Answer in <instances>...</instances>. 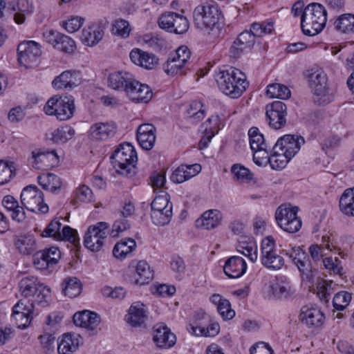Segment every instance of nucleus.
Segmentation results:
<instances>
[{"label":"nucleus","instance_id":"nucleus-24","mask_svg":"<svg viewBox=\"0 0 354 354\" xmlns=\"http://www.w3.org/2000/svg\"><path fill=\"white\" fill-rule=\"evenodd\" d=\"M116 130L117 127L113 122H97L91 127L89 134L93 140H105L113 137Z\"/></svg>","mask_w":354,"mask_h":354},{"label":"nucleus","instance_id":"nucleus-16","mask_svg":"<svg viewBox=\"0 0 354 354\" xmlns=\"http://www.w3.org/2000/svg\"><path fill=\"white\" fill-rule=\"evenodd\" d=\"M281 254L288 256L297 266L304 278L310 280L313 277V266L306 252L300 247H292L288 250H283Z\"/></svg>","mask_w":354,"mask_h":354},{"label":"nucleus","instance_id":"nucleus-6","mask_svg":"<svg viewBox=\"0 0 354 354\" xmlns=\"http://www.w3.org/2000/svg\"><path fill=\"white\" fill-rule=\"evenodd\" d=\"M75 109V100L72 96L55 95L50 98L44 107L48 115H55L60 121L71 119Z\"/></svg>","mask_w":354,"mask_h":354},{"label":"nucleus","instance_id":"nucleus-41","mask_svg":"<svg viewBox=\"0 0 354 354\" xmlns=\"http://www.w3.org/2000/svg\"><path fill=\"white\" fill-rule=\"evenodd\" d=\"M290 160L288 158L286 152H281L279 150V147H277L276 145L272 147L268 163L273 169H282Z\"/></svg>","mask_w":354,"mask_h":354},{"label":"nucleus","instance_id":"nucleus-30","mask_svg":"<svg viewBox=\"0 0 354 354\" xmlns=\"http://www.w3.org/2000/svg\"><path fill=\"white\" fill-rule=\"evenodd\" d=\"M133 75L127 71H116L109 75V86L114 90L126 91Z\"/></svg>","mask_w":354,"mask_h":354},{"label":"nucleus","instance_id":"nucleus-57","mask_svg":"<svg viewBox=\"0 0 354 354\" xmlns=\"http://www.w3.org/2000/svg\"><path fill=\"white\" fill-rule=\"evenodd\" d=\"M232 173L237 180H250L252 178V174L250 171L239 164H235L232 167Z\"/></svg>","mask_w":354,"mask_h":354},{"label":"nucleus","instance_id":"nucleus-37","mask_svg":"<svg viewBox=\"0 0 354 354\" xmlns=\"http://www.w3.org/2000/svg\"><path fill=\"white\" fill-rule=\"evenodd\" d=\"M133 277L137 284L143 285L153 279V272L145 261H140L136 266Z\"/></svg>","mask_w":354,"mask_h":354},{"label":"nucleus","instance_id":"nucleus-50","mask_svg":"<svg viewBox=\"0 0 354 354\" xmlns=\"http://www.w3.org/2000/svg\"><path fill=\"white\" fill-rule=\"evenodd\" d=\"M249 142L251 150L263 149L268 143L266 142L263 135L256 127H251L248 131Z\"/></svg>","mask_w":354,"mask_h":354},{"label":"nucleus","instance_id":"nucleus-26","mask_svg":"<svg viewBox=\"0 0 354 354\" xmlns=\"http://www.w3.org/2000/svg\"><path fill=\"white\" fill-rule=\"evenodd\" d=\"M256 37L250 30L242 32L234 41L230 48V53L234 57H238L246 50H250L255 43Z\"/></svg>","mask_w":354,"mask_h":354},{"label":"nucleus","instance_id":"nucleus-17","mask_svg":"<svg viewBox=\"0 0 354 354\" xmlns=\"http://www.w3.org/2000/svg\"><path fill=\"white\" fill-rule=\"evenodd\" d=\"M266 118L274 129H280L286 124L287 106L281 101H274L266 106Z\"/></svg>","mask_w":354,"mask_h":354},{"label":"nucleus","instance_id":"nucleus-58","mask_svg":"<svg viewBox=\"0 0 354 354\" xmlns=\"http://www.w3.org/2000/svg\"><path fill=\"white\" fill-rule=\"evenodd\" d=\"M113 31L117 35L127 37L130 33L129 22L124 19H118L115 21Z\"/></svg>","mask_w":354,"mask_h":354},{"label":"nucleus","instance_id":"nucleus-4","mask_svg":"<svg viewBox=\"0 0 354 354\" xmlns=\"http://www.w3.org/2000/svg\"><path fill=\"white\" fill-rule=\"evenodd\" d=\"M326 21L325 8L318 3H310L301 15V30L305 35L315 36L324 29Z\"/></svg>","mask_w":354,"mask_h":354},{"label":"nucleus","instance_id":"nucleus-40","mask_svg":"<svg viewBox=\"0 0 354 354\" xmlns=\"http://www.w3.org/2000/svg\"><path fill=\"white\" fill-rule=\"evenodd\" d=\"M147 318V312L140 305L131 306L127 316V322L132 326H141Z\"/></svg>","mask_w":354,"mask_h":354},{"label":"nucleus","instance_id":"nucleus-39","mask_svg":"<svg viewBox=\"0 0 354 354\" xmlns=\"http://www.w3.org/2000/svg\"><path fill=\"white\" fill-rule=\"evenodd\" d=\"M339 208L344 214L354 216V187L343 192L339 199Z\"/></svg>","mask_w":354,"mask_h":354},{"label":"nucleus","instance_id":"nucleus-53","mask_svg":"<svg viewBox=\"0 0 354 354\" xmlns=\"http://www.w3.org/2000/svg\"><path fill=\"white\" fill-rule=\"evenodd\" d=\"M263 149L252 150L253 152V160L255 164L259 166L266 165L269 162L272 147L268 145Z\"/></svg>","mask_w":354,"mask_h":354},{"label":"nucleus","instance_id":"nucleus-14","mask_svg":"<svg viewBox=\"0 0 354 354\" xmlns=\"http://www.w3.org/2000/svg\"><path fill=\"white\" fill-rule=\"evenodd\" d=\"M161 29L176 34H183L187 31L189 22L187 17L174 12H165L158 19Z\"/></svg>","mask_w":354,"mask_h":354},{"label":"nucleus","instance_id":"nucleus-35","mask_svg":"<svg viewBox=\"0 0 354 354\" xmlns=\"http://www.w3.org/2000/svg\"><path fill=\"white\" fill-rule=\"evenodd\" d=\"M136 248V242L131 238H124L117 243L113 249V256L120 260L125 259Z\"/></svg>","mask_w":354,"mask_h":354},{"label":"nucleus","instance_id":"nucleus-56","mask_svg":"<svg viewBox=\"0 0 354 354\" xmlns=\"http://www.w3.org/2000/svg\"><path fill=\"white\" fill-rule=\"evenodd\" d=\"M273 30V24L272 23L258 24L254 23L250 28L251 32L255 37H262L264 35L270 34Z\"/></svg>","mask_w":354,"mask_h":354},{"label":"nucleus","instance_id":"nucleus-18","mask_svg":"<svg viewBox=\"0 0 354 354\" xmlns=\"http://www.w3.org/2000/svg\"><path fill=\"white\" fill-rule=\"evenodd\" d=\"M127 97L135 102H149L153 97V92L151 88L145 84H142L135 79L134 75L128 84L125 91Z\"/></svg>","mask_w":354,"mask_h":354},{"label":"nucleus","instance_id":"nucleus-5","mask_svg":"<svg viewBox=\"0 0 354 354\" xmlns=\"http://www.w3.org/2000/svg\"><path fill=\"white\" fill-rule=\"evenodd\" d=\"M19 288L22 296L32 297L33 302L46 306L50 297V290L41 283L37 277L28 276L24 277L19 283Z\"/></svg>","mask_w":354,"mask_h":354},{"label":"nucleus","instance_id":"nucleus-43","mask_svg":"<svg viewBox=\"0 0 354 354\" xmlns=\"http://www.w3.org/2000/svg\"><path fill=\"white\" fill-rule=\"evenodd\" d=\"M261 263L267 268L272 270H279L284 266V259L273 251L270 254L261 257Z\"/></svg>","mask_w":354,"mask_h":354},{"label":"nucleus","instance_id":"nucleus-9","mask_svg":"<svg viewBox=\"0 0 354 354\" xmlns=\"http://www.w3.org/2000/svg\"><path fill=\"white\" fill-rule=\"evenodd\" d=\"M173 205L167 195L156 196L151 203V218L156 225L164 226L171 220Z\"/></svg>","mask_w":354,"mask_h":354},{"label":"nucleus","instance_id":"nucleus-45","mask_svg":"<svg viewBox=\"0 0 354 354\" xmlns=\"http://www.w3.org/2000/svg\"><path fill=\"white\" fill-rule=\"evenodd\" d=\"M64 294L71 298L79 295L82 290V284L77 277H68L62 282Z\"/></svg>","mask_w":354,"mask_h":354},{"label":"nucleus","instance_id":"nucleus-62","mask_svg":"<svg viewBox=\"0 0 354 354\" xmlns=\"http://www.w3.org/2000/svg\"><path fill=\"white\" fill-rule=\"evenodd\" d=\"M84 19L80 17H73L63 22V26L68 32L77 31L83 25Z\"/></svg>","mask_w":354,"mask_h":354},{"label":"nucleus","instance_id":"nucleus-19","mask_svg":"<svg viewBox=\"0 0 354 354\" xmlns=\"http://www.w3.org/2000/svg\"><path fill=\"white\" fill-rule=\"evenodd\" d=\"M305 143L304 138L298 135H285L276 142L277 147L281 152H286L289 159H292Z\"/></svg>","mask_w":354,"mask_h":354},{"label":"nucleus","instance_id":"nucleus-64","mask_svg":"<svg viewBox=\"0 0 354 354\" xmlns=\"http://www.w3.org/2000/svg\"><path fill=\"white\" fill-rule=\"evenodd\" d=\"M33 263L38 270H45L50 266L43 250L37 252L33 256Z\"/></svg>","mask_w":354,"mask_h":354},{"label":"nucleus","instance_id":"nucleus-44","mask_svg":"<svg viewBox=\"0 0 354 354\" xmlns=\"http://www.w3.org/2000/svg\"><path fill=\"white\" fill-rule=\"evenodd\" d=\"M335 28L344 33L354 32V15L343 14L334 22Z\"/></svg>","mask_w":354,"mask_h":354},{"label":"nucleus","instance_id":"nucleus-3","mask_svg":"<svg viewBox=\"0 0 354 354\" xmlns=\"http://www.w3.org/2000/svg\"><path fill=\"white\" fill-rule=\"evenodd\" d=\"M110 159L113 167L119 174L126 177H132L136 174L138 156L131 144L120 145L111 156Z\"/></svg>","mask_w":354,"mask_h":354},{"label":"nucleus","instance_id":"nucleus-11","mask_svg":"<svg viewBox=\"0 0 354 354\" xmlns=\"http://www.w3.org/2000/svg\"><path fill=\"white\" fill-rule=\"evenodd\" d=\"M21 203L28 210L45 214L48 206L44 203V194L35 185H30L23 189L20 196Z\"/></svg>","mask_w":354,"mask_h":354},{"label":"nucleus","instance_id":"nucleus-48","mask_svg":"<svg viewBox=\"0 0 354 354\" xmlns=\"http://www.w3.org/2000/svg\"><path fill=\"white\" fill-rule=\"evenodd\" d=\"M75 135L74 129L69 125L61 126L52 133V140L57 143H65Z\"/></svg>","mask_w":354,"mask_h":354},{"label":"nucleus","instance_id":"nucleus-23","mask_svg":"<svg viewBox=\"0 0 354 354\" xmlns=\"http://www.w3.org/2000/svg\"><path fill=\"white\" fill-rule=\"evenodd\" d=\"M131 62L137 66L151 70L158 64V59L152 53L140 48H133L129 54Z\"/></svg>","mask_w":354,"mask_h":354},{"label":"nucleus","instance_id":"nucleus-25","mask_svg":"<svg viewBox=\"0 0 354 354\" xmlns=\"http://www.w3.org/2000/svg\"><path fill=\"white\" fill-rule=\"evenodd\" d=\"M156 127L151 124H142L137 129V140L145 150L153 148L156 141Z\"/></svg>","mask_w":354,"mask_h":354},{"label":"nucleus","instance_id":"nucleus-49","mask_svg":"<svg viewBox=\"0 0 354 354\" xmlns=\"http://www.w3.org/2000/svg\"><path fill=\"white\" fill-rule=\"evenodd\" d=\"M236 250L239 253L247 257L252 263L257 260V248L254 242L241 241L236 246Z\"/></svg>","mask_w":354,"mask_h":354},{"label":"nucleus","instance_id":"nucleus-32","mask_svg":"<svg viewBox=\"0 0 354 354\" xmlns=\"http://www.w3.org/2000/svg\"><path fill=\"white\" fill-rule=\"evenodd\" d=\"M37 182L44 189L57 194L62 187L61 178L55 174L48 173L38 176Z\"/></svg>","mask_w":354,"mask_h":354},{"label":"nucleus","instance_id":"nucleus-34","mask_svg":"<svg viewBox=\"0 0 354 354\" xmlns=\"http://www.w3.org/2000/svg\"><path fill=\"white\" fill-rule=\"evenodd\" d=\"M103 30L96 24H93L82 30V41L88 46L96 45L103 37Z\"/></svg>","mask_w":354,"mask_h":354},{"label":"nucleus","instance_id":"nucleus-12","mask_svg":"<svg viewBox=\"0 0 354 354\" xmlns=\"http://www.w3.org/2000/svg\"><path fill=\"white\" fill-rule=\"evenodd\" d=\"M109 223L106 222H98L96 225L90 226L84 235V246L92 252H99L109 233Z\"/></svg>","mask_w":354,"mask_h":354},{"label":"nucleus","instance_id":"nucleus-1","mask_svg":"<svg viewBox=\"0 0 354 354\" xmlns=\"http://www.w3.org/2000/svg\"><path fill=\"white\" fill-rule=\"evenodd\" d=\"M215 80L219 89L232 99L239 97L249 86L245 75L233 67L220 68Z\"/></svg>","mask_w":354,"mask_h":354},{"label":"nucleus","instance_id":"nucleus-20","mask_svg":"<svg viewBox=\"0 0 354 354\" xmlns=\"http://www.w3.org/2000/svg\"><path fill=\"white\" fill-rule=\"evenodd\" d=\"M325 317L317 308H302L299 315L301 324L313 331L319 328L324 324Z\"/></svg>","mask_w":354,"mask_h":354},{"label":"nucleus","instance_id":"nucleus-31","mask_svg":"<svg viewBox=\"0 0 354 354\" xmlns=\"http://www.w3.org/2000/svg\"><path fill=\"white\" fill-rule=\"evenodd\" d=\"M8 9L15 12V22L21 24L25 21L26 15L32 12L33 8L27 0H17L9 2Z\"/></svg>","mask_w":354,"mask_h":354},{"label":"nucleus","instance_id":"nucleus-22","mask_svg":"<svg viewBox=\"0 0 354 354\" xmlns=\"http://www.w3.org/2000/svg\"><path fill=\"white\" fill-rule=\"evenodd\" d=\"M153 340L158 347L169 348L176 344V338L167 326L159 324L153 328Z\"/></svg>","mask_w":354,"mask_h":354},{"label":"nucleus","instance_id":"nucleus-60","mask_svg":"<svg viewBox=\"0 0 354 354\" xmlns=\"http://www.w3.org/2000/svg\"><path fill=\"white\" fill-rule=\"evenodd\" d=\"M217 310L224 320L231 319L235 316V311L232 309L230 301L226 299L218 305Z\"/></svg>","mask_w":354,"mask_h":354},{"label":"nucleus","instance_id":"nucleus-59","mask_svg":"<svg viewBox=\"0 0 354 354\" xmlns=\"http://www.w3.org/2000/svg\"><path fill=\"white\" fill-rule=\"evenodd\" d=\"M170 266L172 271L177 274L176 278L180 280L186 268L184 260L180 257H174L170 263Z\"/></svg>","mask_w":354,"mask_h":354},{"label":"nucleus","instance_id":"nucleus-15","mask_svg":"<svg viewBox=\"0 0 354 354\" xmlns=\"http://www.w3.org/2000/svg\"><path fill=\"white\" fill-rule=\"evenodd\" d=\"M62 225L60 218H54L43 231L42 236L53 237L55 240L67 241L73 244L77 243L79 242L77 232L68 225L63 227L61 231Z\"/></svg>","mask_w":354,"mask_h":354},{"label":"nucleus","instance_id":"nucleus-51","mask_svg":"<svg viewBox=\"0 0 354 354\" xmlns=\"http://www.w3.org/2000/svg\"><path fill=\"white\" fill-rule=\"evenodd\" d=\"M185 65V63H181L180 60L170 55L167 62L163 64V69L169 75H182L183 74L182 70Z\"/></svg>","mask_w":354,"mask_h":354},{"label":"nucleus","instance_id":"nucleus-29","mask_svg":"<svg viewBox=\"0 0 354 354\" xmlns=\"http://www.w3.org/2000/svg\"><path fill=\"white\" fill-rule=\"evenodd\" d=\"M324 248H326L329 251L336 250L337 246L334 242V239L332 234L327 233L323 235L320 245L315 244L310 246L309 252L315 262L319 261L323 257Z\"/></svg>","mask_w":354,"mask_h":354},{"label":"nucleus","instance_id":"nucleus-63","mask_svg":"<svg viewBox=\"0 0 354 354\" xmlns=\"http://www.w3.org/2000/svg\"><path fill=\"white\" fill-rule=\"evenodd\" d=\"M75 198L81 202H89L93 198L92 190L88 186L83 185L76 189Z\"/></svg>","mask_w":354,"mask_h":354},{"label":"nucleus","instance_id":"nucleus-8","mask_svg":"<svg viewBox=\"0 0 354 354\" xmlns=\"http://www.w3.org/2000/svg\"><path fill=\"white\" fill-rule=\"evenodd\" d=\"M189 333L196 336L214 337L220 330L218 323H211L209 316L200 310L195 313L194 322L187 326Z\"/></svg>","mask_w":354,"mask_h":354},{"label":"nucleus","instance_id":"nucleus-52","mask_svg":"<svg viewBox=\"0 0 354 354\" xmlns=\"http://www.w3.org/2000/svg\"><path fill=\"white\" fill-rule=\"evenodd\" d=\"M15 165L13 162H5L0 160V185L10 181L15 175Z\"/></svg>","mask_w":354,"mask_h":354},{"label":"nucleus","instance_id":"nucleus-46","mask_svg":"<svg viewBox=\"0 0 354 354\" xmlns=\"http://www.w3.org/2000/svg\"><path fill=\"white\" fill-rule=\"evenodd\" d=\"M266 95L270 98L287 100L291 95L289 88L283 84L274 83L267 86Z\"/></svg>","mask_w":354,"mask_h":354},{"label":"nucleus","instance_id":"nucleus-42","mask_svg":"<svg viewBox=\"0 0 354 354\" xmlns=\"http://www.w3.org/2000/svg\"><path fill=\"white\" fill-rule=\"evenodd\" d=\"M78 346L77 338L71 334H64L58 343L57 351L59 354H71Z\"/></svg>","mask_w":354,"mask_h":354},{"label":"nucleus","instance_id":"nucleus-13","mask_svg":"<svg viewBox=\"0 0 354 354\" xmlns=\"http://www.w3.org/2000/svg\"><path fill=\"white\" fill-rule=\"evenodd\" d=\"M39 43L35 41H24L17 48L18 62L26 68L36 66L41 55Z\"/></svg>","mask_w":354,"mask_h":354},{"label":"nucleus","instance_id":"nucleus-54","mask_svg":"<svg viewBox=\"0 0 354 354\" xmlns=\"http://www.w3.org/2000/svg\"><path fill=\"white\" fill-rule=\"evenodd\" d=\"M351 294L346 292L341 291L335 295L333 299V304L337 310H343L349 304L351 301Z\"/></svg>","mask_w":354,"mask_h":354},{"label":"nucleus","instance_id":"nucleus-36","mask_svg":"<svg viewBox=\"0 0 354 354\" xmlns=\"http://www.w3.org/2000/svg\"><path fill=\"white\" fill-rule=\"evenodd\" d=\"M273 296L279 300H287L292 298L295 291L290 282L281 280L271 286Z\"/></svg>","mask_w":354,"mask_h":354},{"label":"nucleus","instance_id":"nucleus-10","mask_svg":"<svg viewBox=\"0 0 354 354\" xmlns=\"http://www.w3.org/2000/svg\"><path fill=\"white\" fill-rule=\"evenodd\" d=\"M298 208L297 207L280 205L276 210L275 219L279 226L289 233L298 232L301 227V220L297 216Z\"/></svg>","mask_w":354,"mask_h":354},{"label":"nucleus","instance_id":"nucleus-2","mask_svg":"<svg viewBox=\"0 0 354 354\" xmlns=\"http://www.w3.org/2000/svg\"><path fill=\"white\" fill-rule=\"evenodd\" d=\"M222 17L221 10L214 1H207L198 4L193 11V21L198 29L208 32L218 28Z\"/></svg>","mask_w":354,"mask_h":354},{"label":"nucleus","instance_id":"nucleus-61","mask_svg":"<svg viewBox=\"0 0 354 354\" xmlns=\"http://www.w3.org/2000/svg\"><path fill=\"white\" fill-rule=\"evenodd\" d=\"M34 304L33 301L31 303L26 302L24 299L19 300L12 308V314L16 313L33 314L34 312Z\"/></svg>","mask_w":354,"mask_h":354},{"label":"nucleus","instance_id":"nucleus-47","mask_svg":"<svg viewBox=\"0 0 354 354\" xmlns=\"http://www.w3.org/2000/svg\"><path fill=\"white\" fill-rule=\"evenodd\" d=\"M187 117L192 123H198L205 115L203 104L200 101H193L187 110Z\"/></svg>","mask_w":354,"mask_h":354},{"label":"nucleus","instance_id":"nucleus-38","mask_svg":"<svg viewBox=\"0 0 354 354\" xmlns=\"http://www.w3.org/2000/svg\"><path fill=\"white\" fill-rule=\"evenodd\" d=\"M15 245L18 251L24 255L30 254L36 250L35 237L30 234L16 236Z\"/></svg>","mask_w":354,"mask_h":354},{"label":"nucleus","instance_id":"nucleus-28","mask_svg":"<svg viewBox=\"0 0 354 354\" xmlns=\"http://www.w3.org/2000/svg\"><path fill=\"white\" fill-rule=\"evenodd\" d=\"M247 264L245 260L240 257H232L229 258L224 266L223 271L230 278H238L246 271Z\"/></svg>","mask_w":354,"mask_h":354},{"label":"nucleus","instance_id":"nucleus-55","mask_svg":"<svg viewBox=\"0 0 354 354\" xmlns=\"http://www.w3.org/2000/svg\"><path fill=\"white\" fill-rule=\"evenodd\" d=\"M75 41L70 37L61 34L55 48L67 53H71L75 50Z\"/></svg>","mask_w":354,"mask_h":354},{"label":"nucleus","instance_id":"nucleus-27","mask_svg":"<svg viewBox=\"0 0 354 354\" xmlns=\"http://www.w3.org/2000/svg\"><path fill=\"white\" fill-rule=\"evenodd\" d=\"M73 322L76 326L93 330L98 326L100 319L96 313L84 310L74 314Z\"/></svg>","mask_w":354,"mask_h":354},{"label":"nucleus","instance_id":"nucleus-21","mask_svg":"<svg viewBox=\"0 0 354 354\" xmlns=\"http://www.w3.org/2000/svg\"><path fill=\"white\" fill-rule=\"evenodd\" d=\"M80 73L75 71H65L57 76L52 82L56 89L71 90L81 84Z\"/></svg>","mask_w":354,"mask_h":354},{"label":"nucleus","instance_id":"nucleus-33","mask_svg":"<svg viewBox=\"0 0 354 354\" xmlns=\"http://www.w3.org/2000/svg\"><path fill=\"white\" fill-rule=\"evenodd\" d=\"M222 220V214L217 209H211L204 212L201 218L196 221L204 229L211 230L218 227Z\"/></svg>","mask_w":354,"mask_h":354},{"label":"nucleus","instance_id":"nucleus-7","mask_svg":"<svg viewBox=\"0 0 354 354\" xmlns=\"http://www.w3.org/2000/svg\"><path fill=\"white\" fill-rule=\"evenodd\" d=\"M309 86L314 94V101L319 104H326L331 100L328 94L327 76L322 69L312 68L307 71Z\"/></svg>","mask_w":354,"mask_h":354}]
</instances>
